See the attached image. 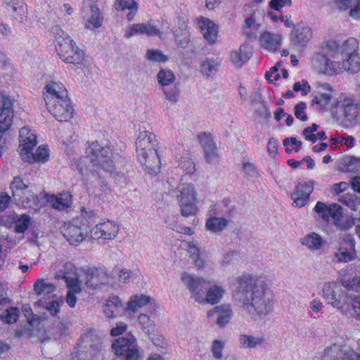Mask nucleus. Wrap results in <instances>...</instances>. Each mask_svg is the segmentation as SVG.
I'll return each mask as SVG.
<instances>
[{"label":"nucleus","instance_id":"obj_50","mask_svg":"<svg viewBox=\"0 0 360 360\" xmlns=\"http://www.w3.org/2000/svg\"><path fill=\"white\" fill-rule=\"evenodd\" d=\"M146 58L148 60L154 63H165L167 57L161 51L158 49H149L146 52Z\"/></svg>","mask_w":360,"mask_h":360},{"label":"nucleus","instance_id":"obj_20","mask_svg":"<svg viewBox=\"0 0 360 360\" xmlns=\"http://www.w3.org/2000/svg\"><path fill=\"white\" fill-rule=\"evenodd\" d=\"M13 98L0 92V131L8 130L13 117Z\"/></svg>","mask_w":360,"mask_h":360},{"label":"nucleus","instance_id":"obj_61","mask_svg":"<svg viewBox=\"0 0 360 360\" xmlns=\"http://www.w3.org/2000/svg\"><path fill=\"white\" fill-rule=\"evenodd\" d=\"M319 125L316 124H313L311 127H308L305 128L303 131V135L305 139L308 141H310L313 143L316 142L317 140V136L314 134L318 129Z\"/></svg>","mask_w":360,"mask_h":360},{"label":"nucleus","instance_id":"obj_10","mask_svg":"<svg viewBox=\"0 0 360 360\" xmlns=\"http://www.w3.org/2000/svg\"><path fill=\"white\" fill-rule=\"evenodd\" d=\"M176 198L184 217H188L198 213V192L194 184L180 183L176 187Z\"/></svg>","mask_w":360,"mask_h":360},{"label":"nucleus","instance_id":"obj_21","mask_svg":"<svg viewBox=\"0 0 360 360\" xmlns=\"http://www.w3.org/2000/svg\"><path fill=\"white\" fill-rule=\"evenodd\" d=\"M196 25L207 44H214L216 43L219 27L213 20L200 16L196 19Z\"/></svg>","mask_w":360,"mask_h":360},{"label":"nucleus","instance_id":"obj_7","mask_svg":"<svg viewBox=\"0 0 360 360\" xmlns=\"http://www.w3.org/2000/svg\"><path fill=\"white\" fill-rule=\"evenodd\" d=\"M333 107L340 108L342 112V125L345 128H353L360 125V103L356 102L353 95L341 93L336 98Z\"/></svg>","mask_w":360,"mask_h":360},{"label":"nucleus","instance_id":"obj_48","mask_svg":"<svg viewBox=\"0 0 360 360\" xmlns=\"http://www.w3.org/2000/svg\"><path fill=\"white\" fill-rule=\"evenodd\" d=\"M205 157L207 162H215L218 158L217 149L212 141H209L204 146Z\"/></svg>","mask_w":360,"mask_h":360},{"label":"nucleus","instance_id":"obj_53","mask_svg":"<svg viewBox=\"0 0 360 360\" xmlns=\"http://www.w3.org/2000/svg\"><path fill=\"white\" fill-rule=\"evenodd\" d=\"M138 321L141 325L142 328L150 333L154 330L155 323L154 321L146 314H141L138 317Z\"/></svg>","mask_w":360,"mask_h":360},{"label":"nucleus","instance_id":"obj_33","mask_svg":"<svg viewBox=\"0 0 360 360\" xmlns=\"http://www.w3.org/2000/svg\"><path fill=\"white\" fill-rule=\"evenodd\" d=\"M109 281V277L106 272L101 269H94L87 274L86 277V285L87 287L94 289L102 284Z\"/></svg>","mask_w":360,"mask_h":360},{"label":"nucleus","instance_id":"obj_16","mask_svg":"<svg viewBox=\"0 0 360 360\" xmlns=\"http://www.w3.org/2000/svg\"><path fill=\"white\" fill-rule=\"evenodd\" d=\"M316 95L312 100L313 105H317L321 109L327 110L336 94L335 89L328 83L317 82L314 84Z\"/></svg>","mask_w":360,"mask_h":360},{"label":"nucleus","instance_id":"obj_18","mask_svg":"<svg viewBox=\"0 0 360 360\" xmlns=\"http://www.w3.org/2000/svg\"><path fill=\"white\" fill-rule=\"evenodd\" d=\"M43 96L47 105L68 97V90L62 82L58 80L51 79L47 81L45 84Z\"/></svg>","mask_w":360,"mask_h":360},{"label":"nucleus","instance_id":"obj_47","mask_svg":"<svg viewBox=\"0 0 360 360\" xmlns=\"http://www.w3.org/2000/svg\"><path fill=\"white\" fill-rule=\"evenodd\" d=\"M17 200L25 207L32 208L33 210H39L41 207L39 200L34 193L33 197H28V195H23L21 198H18Z\"/></svg>","mask_w":360,"mask_h":360},{"label":"nucleus","instance_id":"obj_9","mask_svg":"<svg viewBox=\"0 0 360 360\" xmlns=\"http://www.w3.org/2000/svg\"><path fill=\"white\" fill-rule=\"evenodd\" d=\"M321 295L326 304L338 311L344 312L348 309V295L336 281L324 282L321 287Z\"/></svg>","mask_w":360,"mask_h":360},{"label":"nucleus","instance_id":"obj_28","mask_svg":"<svg viewBox=\"0 0 360 360\" xmlns=\"http://www.w3.org/2000/svg\"><path fill=\"white\" fill-rule=\"evenodd\" d=\"M56 286L54 283H51L44 278H38L33 285V291L39 297L45 300L51 298L56 297L55 292Z\"/></svg>","mask_w":360,"mask_h":360},{"label":"nucleus","instance_id":"obj_39","mask_svg":"<svg viewBox=\"0 0 360 360\" xmlns=\"http://www.w3.org/2000/svg\"><path fill=\"white\" fill-rule=\"evenodd\" d=\"M113 7L117 11L129 10V12L127 14L129 21L134 18L138 10V4L134 0H116L114 2Z\"/></svg>","mask_w":360,"mask_h":360},{"label":"nucleus","instance_id":"obj_4","mask_svg":"<svg viewBox=\"0 0 360 360\" xmlns=\"http://www.w3.org/2000/svg\"><path fill=\"white\" fill-rule=\"evenodd\" d=\"M359 41L354 37H349L342 43L332 42L330 54L334 58H341L343 72L355 75L360 72V57L358 53Z\"/></svg>","mask_w":360,"mask_h":360},{"label":"nucleus","instance_id":"obj_40","mask_svg":"<svg viewBox=\"0 0 360 360\" xmlns=\"http://www.w3.org/2000/svg\"><path fill=\"white\" fill-rule=\"evenodd\" d=\"M187 252L188 257L192 259L194 266L198 269H202L205 267V262L200 256V250L197 244L193 242L188 243Z\"/></svg>","mask_w":360,"mask_h":360},{"label":"nucleus","instance_id":"obj_29","mask_svg":"<svg viewBox=\"0 0 360 360\" xmlns=\"http://www.w3.org/2000/svg\"><path fill=\"white\" fill-rule=\"evenodd\" d=\"M63 304V299L58 297L56 295L55 298L44 300V298H39L34 303L35 307H41L46 309L47 312L53 317H58L60 313V307Z\"/></svg>","mask_w":360,"mask_h":360},{"label":"nucleus","instance_id":"obj_55","mask_svg":"<svg viewBox=\"0 0 360 360\" xmlns=\"http://www.w3.org/2000/svg\"><path fill=\"white\" fill-rule=\"evenodd\" d=\"M224 345V342L221 340H215L213 341L212 346V353L214 359H220L222 358Z\"/></svg>","mask_w":360,"mask_h":360},{"label":"nucleus","instance_id":"obj_8","mask_svg":"<svg viewBox=\"0 0 360 360\" xmlns=\"http://www.w3.org/2000/svg\"><path fill=\"white\" fill-rule=\"evenodd\" d=\"M333 41H328L323 47V53H316L313 57L312 65L319 73L328 76H335L343 73V65L341 58H334L330 56V45Z\"/></svg>","mask_w":360,"mask_h":360},{"label":"nucleus","instance_id":"obj_38","mask_svg":"<svg viewBox=\"0 0 360 360\" xmlns=\"http://www.w3.org/2000/svg\"><path fill=\"white\" fill-rule=\"evenodd\" d=\"M220 62L213 58L204 59L200 65V72L204 77H212L219 71Z\"/></svg>","mask_w":360,"mask_h":360},{"label":"nucleus","instance_id":"obj_37","mask_svg":"<svg viewBox=\"0 0 360 360\" xmlns=\"http://www.w3.org/2000/svg\"><path fill=\"white\" fill-rule=\"evenodd\" d=\"M300 243L309 250L316 251L322 248L323 240L319 234L311 232L301 238Z\"/></svg>","mask_w":360,"mask_h":360},{"label":"nucleus","instance_id":"obj_57","mask_svg":"<svg viewBox=\"0 0 360 360\" xmlns=\"http://www.w3.org/2000/svg\"><path fill=\"white\" fill-rule=\"evenodd\" d=\"M141 34V23L129 25L124 30V37L127 38H131Z\"/></svg>","mask_w":360,"mask_h":360},{"label":"nucleus","instance_id":"obj_12","mask_svg":"<svg viewBox=\"0 0 360 360\" xmlns=\"http://www.w3.org/2000/svg\"><path fill=\"white\" fill-rule=\"evenodd\" d=\"M115 354L124 360H141L142 356L133 336L116 339L112 344Z\"/></svg>","mask_w":360,"mask_h":360},{"label":"nucleus","instance_id":"obj_6","mask_svg":"<svg viewBox=\"0 0 360 360\" xmlns=\"http://www.w3.org/2000/svg\"><path fill=\"white\" fill-rule=\"evenodd\" d=\"M51 32L54 35L55 46L60 58L67 63L80 67L84 65V53L70 37L58 26L53 27Z\"/></svg>","mask_w":360,"mask_h":360},{"label":"nucleus","instance_id":"obj_51","mask_svg":"<svg viewBox=\"0 0 360 360\" xmlns=\"http://www.w3.org/2000/svg\"><path fill=\"white\" fill-rule=\"evenodd\" d=\"M283 146L285 147L287 153H297L302 146V142L297 141L295 137L286 138L283 141Z\"/></svg>","mask_w":360,"mask_h":360},{"label":"nucleus","instance_id":"obj_32","mask_svg":"<svg viewBox=\"0 0 360 360\" xmlns=\"http://www.w3.org/2000/svg\"><path fill=\"white\" fill-rule=\"evenodd\" d=\"M251 53V48L247 44H243L238 50L231 53L230 60L235 67L240 68L250 59Z\"/></svg>","mask_w":360,"mask_h":360},{"label":"nucleus","instance_id":"obj_63","mask_svg":"<svg viewBox=\"0 0 360 360\" xmlns=\"http://www.w3.org/2000/svg\"><path fill=\"white\" fill-rule=\"evenodd\" d=\"M306 108L307 105L304 103H300L297 104L295 108V115L296 116V117L302 121L307 120V116L305 113Z\"/></svg>","mask_w":360,"mask_h":360},{"label":"nucleus","instance_id":"obj_31","mask_svg":"<svg viewBox=\"0 0 360 360\" xmlns=\"http://www.w3.org/2000/svg\"><path fill=\"white\" fill-rule=\"evenodd\" d=\"M340 201L353 211L352 217L354 223L360 226V198L353 194H345Z\"/></svg>","mask_w":360,"mask_h":360},{"label":"nucleus","instance_id":"obj_1","mask_svg":"<svg viewBox=\"0 0 360 360\" xmlns=\"http://www.w3.org/2000/svg\"><path fill=\"white\" fill-rule=\"evenodd\" d=\"M236 281L238 287L233 296L252 320L260 319L271 311L272 300L266 276L243 274L236 278Z\"/></svg>","mask_w":360,"mask_h":360},{"label":"nucleus","instance_id":"obj_60","mask_svg":"<svg viewBox=\"0 0 360 360\" xmlns=\"http://www.w3.org/2000/svg\"><path fill=\"white\" fill-rule=\"evenodd\" d=\"M292 0H271L269 3V7L276 11H281L283 7L290 6Z\"/></svg>","mask_w":360,"mask_h":360},{"label":"nucleus","instance_id":"obj_30","mask_svg":"<svg viewBox=\"0 0 360 360\" xmlns=\"http://www.w3.org/2000/svg\"><path fill=\"white\" fill-rule=\"evenodd\" d=\"M267 339L264 334L246 335L243 334L239 338L240 346L243 348H256L267 344Z\"/></svg>","mask_w":360,"mask_h":360},{"label":"nucleus","instance_id":"obj_22","mask_svg":"<svg viewBox=\"0 0 360 360\" xmlns=\"http://www.w3.org/2000/svg\"><path fill=\"white\" fill-rule=\"evenodd\" d=\"M83 25L89 30H94L103 25V17L97 4L92 3L83 11Z\"/></svg>","mask_w":360,"mask_h":360},{"label":"nucleus","instance_id":"obj_34","mask_svg":"<svg viewBox=\"0 0 360 360\" xmlns=\"http://www.w3.org/2000/svg\"><path fill=\"white\" fill-rule=\"evenodd\" d=\"M46 198L50 205L58 210H64L72 203V195L68 192L61 193L58 195H46Z\"/></svg>","mask_w":360,"mask_h":360},{"label":"nucleus","instance_id":"obj_24","mask_svg":"<svg viewBox=\"0 0 360 360\" xmlns=\"http://www.w3.org/2000/svg\"><path fill=\"white\" fill-rule=\"evenodd\" d=\"M283 40V35L281 33L265 31L259 36V44L262 49L274 53L281 46Z\"/></svg>","mask_w":360,"mask_h":360},{"label":"nucleus","instance_id":"obj_56","mask_svg":"<svg viewBox=\"0 0 360 360\" xmlns=\"http://www.w3.org/2000/svg\"><path fill=\"white\" fill-rule=\"evenodd\" d=\"M141 34H144L148 37L158 35L160 37H162L159 30L157 29L154 25H151L150 22L141 23Z\"/></svg>","mask_w":360,"mask_h":360},{"label":"nucleus","instance_id":"obj_23","mask_svg":"<svg viewBox=\"0 0 360 360\" xmlns=\"http://www.w3.org/2000/svg\"><path fill=\"white\" fill-rule=\"evenodd\" d=\"M314 181L312 180L299 183L291 198L292 205L297 207H304L309 199V196L314 190Z\"/></svg>","mask_w":360,"mask_h":360},{"label":"nucleus","instance_id":"obj_3","mask_svg":"<svg viewBox=\"0 0 360 360\" xmlns=\"http://www.w3.org/2000/svg\"><path fill=\"white\" fill-rule=\"evenodd\" d=\"M35 132L27 127L20 130L19 135V154L22 160L30 163H44L49 159V148L45 145L39 146Z\"/></svg>","mask_w":360,"mask_h":360},{"label":"nucleus","instance_id":"obj_43","mask_svg":"<svg viewBox=\"0 0 360 360\" xmlns=\"http://www.w3.org/2000/svg\"><path fill=\"white\" fill-rule=\"evenodd\" d=\"M181 281L190 292L200 288L202 285V281L199 277L188 272H184L181 274Z\"/></svg>","mask_w":360,"mask_h":360},{"label":"nucleus","instance_id":"obj_59","mask_svg":"<svg viewBox=\"0 0 360 360\" xmlns=\"http://www.w3.org/2000/svg\"><path fill=\"white\" fill-rule=\"evenodd\" d=\"M347 10H349V14L352 18L360 19V0L352 1Z\"/></svg>","mask_w":360,"mask_h":360},{"label":"nucleus","instance_id":"obj_62","mask_svg":"<svg viewBox=\"0 0 360 360\" xmlns=\"http://www.w3.org/2000/svg\"><path fill=\"white\" fill-rule=\"evenodd\" d=\"M119 282L125 284L129 282L131 276V271L124 269H118L116 271Z\"/></svg>","mask_w":360,"mask_h":360},{"label":"nucleus","instance_id":"obj_41","mask_svg":"<svg viewBox=\"0 0 360 360\" xmlns=\"http://www.w3.org/2000/svg\"><path fill=\"white\" fill-rule=\"evenodd\" d=\"M225 293L221 285L215 284L210 286L206 292L207 304H215L220 302Z\"/></svg>","mask_w":360,"mask_h":360},{"label":"nucleus","instance_id":"obj_46","mask_svg":"<svg viewBox=\"0 0 360 360\" xmlns=\"http://www.w3.org/2000/svg\"><path fill=\"white\" fill-rule=\"evenodd\" d=\"M157 79L161 86H165L174 82L175 76L172 70L161 69L157 75Z\"/></svg>","mask_w":360,"mask_h":360},{"label":"nucleus","instance_id":"obj_64","mask_svg":"<svg viewBox=\"0 0 360 360\" xmlns=\"http://www.w3.org/2000/svg\"><path fill=\"white\" fill-rule=\"evenodd\" d=\"M344 286L348 289L360 291V276L354 277L344 282Z\"/></svg>","mask_w":360,"mask_h":360},{"label":"nucleus","instance_id":"obj_27","mask_svg":"<svg viewBox=\"0 0 360 360\" xmlns=\"http://www.w3.org/2000/svg\"><path fill=\"white\" fill-rule=\"evenodd\" d=\"M312 35V30L309 26H297L291 33L292 45L304 48L311 40Z\"/></svg>","mask_w":360,"mask_h":360},{"label":"nucleus","instance_id":"obj_54","mask_svg":"<svg viewBox=\"0 0 360 360\" xmlns=\"http://www.w3.org/2000/svg\"><path fill=\"white\" fill-rule=\"evenodd\" d=\"M243 172L244 176L248 179H255L258 177L259 172L253 163L244 162L243 164Z\"/></svg>","mask_w":360,"mask_h":360},{"label":"nucleus","instance_id":"obj_52","mask_svg":"<svg viewBox=\"0 0 360 360\" xmlns=\"http://www.w3.org/2000/svg\"><path fill=\"white\" fill-rule=\"evenodd\" d=\"M30 222V218L27 214H22L15 221V230L17 233H24Z\"/></svg>","mask_w":360,"mask_h":360},{"label":"nucleus","instance_id":"obj_14","mask_svg":"<svg viewBox=\"0 0 360 360\" xmlns=\"http://www.w3.org/2000/svg\"><path fill=\"white\" fill-rule=\"evenodd\" d=\"M89 229L84 223L72 221L64 224L62 232L70 245L77 246L89 238Z\"/></svg>","mask_w":360,"mask_h":360},{"label":"nucleus","instance_id":"obj_15","mask_svg":"<svg viewBox=\"0 0 360 360\" xmlns=\"http://www.w3.org/2000/svg\"><path fill=\"white\" fill-rule=\"evenodd\" d=\"M322 359L323 360H360V350L357 352L349 345L335 344L324 349Z\"/></svg>","mask_w":360,"mask_h":360},{"label":"nucleus","instance_id":"obj_26","mask_svg":"<svg viewBox=\"0 0 360 360\" xmlns=\"http://www.w3.org/2000/svg\"><path fill=\"white\" fill-rule=\"evenodd\" d=\"M148 304L155 306L154 299L146 294L137 293L129 297L126 305L125 312L134 314Z\"/></svg>","mask_w":360,"mask_h":360},{"label":"nucleus","instance_id":"obj_5","mask_svg":"<svg viewBox=\"0 0 360 360\" xmlns=\"http://www.w3.org/2000/svg\"><path fill=\"white\" fill-rule=\"evenodd\" d=\"M136 146L139 162L146 166L149 173L158 172L160 170V160L155 150V136L148 131H139Z\"/></svg>","mask_w":360,"mask_h":360},{"label":"nucleus","instance_id":"obj_42","mask_svg":"<svg viewBox=\"0 0 360 360\" xmlns=\"http://www.w3.org/2000/svg\"><path fill=\"white\" fill-rule=\"evenodd\" d=\"M228 224V221L224 217H209L205 223L207 230L217 233L224 230Z\"/></svg>","mask_w":360,"mask_h":360},{"label":"nucleus","instance_id":"obj_19","mask_svg":"<svg viewBox=\"0 0 360 360\" xmlns=\"http://www.w3.org/2000/svg\"><path fill=\"white\" fill-rule=\"evenodd\" d=\"M314 211L326 221L339 223L342 218V208L337 203L326 204L323 202H317Z\"/></svg>","mask_w":360,"mask_h":360},{"label":"nucleus","instance_id":"obj_25","mask_svg":"<svg viewBox=\"0 0 360 360\" xmlns=\"http://www.w3.org/2000/svg\"><path fill=\"white\" fill-rule=\"evenodd\" d=\"M232 310L228 304L214 307L207 311V316L209 319L212 321L216 318V324L219 327H223L228 324L232 317Z\"/></svg>","mask_w":360,"mask_h":360},{"label":"nucleus","instance_id":"obj_13","mask_svg":"<svg viewBox=\"0 0 360 360\" xmlns=\"http://www.w3.org/2000/svg\"><path fill=\"white\" fill-rule=\"evenodd\" d=\"M120 232V226L117 222L105 220L89 229V238L98 243H105L116 239Z\"/></svg>","mask_w":360,"mask_h":360},{"label":"nucleus","instance_id":"obj_11","mask_svg":"<svg viewBox=\"0 0 360 360\" xmlns=\"http://www.w3.org/2000/svg\"><path fill=\"white\" fill-rule=\"evenodd\" d=\"M63 269V272H56L55 277L65 280L68 287L65 302L70 308H75L77 302V295L82 291V281L77 278L75 274L76 268L72 264H66Z\"/></svg>","mask_w":360,"mask_h":360},{"label":"nucleus","instance_id":"obj_36","mask_svg":"<svg viewBox=\"0 0 360 360\" xmlns=\"http://www.w3.org/2000/svg\"><path fill=\"white\" fill-rule=\"evenodd\" d=\"M10 188L13 198L17 200L21 198L23 195H28V197H33V193L28 189V184L19 176H15L12 180Z\"/></svg>","mask_w":360,"mask_h":360},{"label":"nucleus","instance_id":"obj_49","mask_svg":"<svg viewBox=\"0 0 360 360\" xmlns=\"http://www.w3.org/2000/svg\"><path fill=\"white\" fill-rule=\"evenodd\" d=\"M18 317L19 310L16 307H11L1 315V319L7 323L16 322Z\"/></svg>","mask_w":360,"mask_h":360},{"label":"nucleus","instance_id":"obj_58","mask_svg":"<svg viewBox=\"0 0 360 360\" xmlns=\"http://www.w3.org/2000/svg\"><path fill=\"white\" fill-rule=\"evenodd\" d=\"M293 90L297 92L300 91L302 96H306L311 91V86L307 81L302 80L295 83Z\"/></svg>","mask_w":360,"mask_h":360},{"label":"nucleus","instance_id":"obj_35","mask_svg":"<svg viewBox=\"0 0 360 360\" xmlns=\"http://www.w3.org/2000/svg\"><path fill=\"white\" fill-rule=\"evenodd\" d=\"M335 257L340 262H348L354 259L355 252L352 241L343 242L334 254Z\"/></svg>","mask_w":360,"mask_h":360},{"label":"nucleus","instance_id":"obj_17","mask_svg":"<svg viewBox=\"0 0 360 360\" xmlns=\"http://www.w3.org/2000/svg\"><path fill=\"white\" fill-rule=\"evenodd\" d=\"M49 112L59 122H68L74 115V108L69 97L46 105Z\"/></svg>","mask_w":360,"mask_h":360},{"label":"nucleus","instance_id":"obj_45","mask_svg":"<svg viewBox=\"0 0 360 360\" xmlns=\"http://www.w3.org/2000/svg\"><path fill=\"white\" fill-rule=\"evenodd\" d=\"M281 75L283 78H286L288 77V71L281 68V64L278 63L266 72L265 77L269 82L272 83L277 81L280 78Z\"/></svg>","mask_w":360,"mask_h":360},{"label":"nucleus","instance_id":"obj_44","mask_svg":"<svg viewBox=\"0 0 360 360\" xmlns=\"http://www.w3.org/2000/svg\"><path fill=\"white\" fill-rule=\"evenodd\" d=\"M175 158L178 163V166L180 167L186 173H191L194 171V162L190 158L189 155L184 150L181 153H176Z\"/></svg>","mask_w":360,"mask_h":360},{"label":"nucleus","instance_id":"obj_2","mask_svg":"<svg viewBox=\"0 0 360 360\" xmlns=\"http://www.w3.org/2000/svg\"><path fill=\"white\" fill-rule=\"evenodd\" d=\"M86 156L81 160L80 171L83 174L89 172L94 176V173L98 174L97 169H102L112 176L118 175L110 158V147L102 146L97 141L92 142L86 149Z\"/></svg>","mask_w":360,"mask_h":360}]
</instances>
